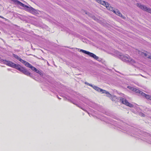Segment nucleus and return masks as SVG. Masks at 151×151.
<instances>
[{"label": "nucleus", "mask_w": 151, "mask_h": 151, "mask_svg": "<svg viewBox=\"0 0 151 151\" xmlns=\"http://www.w3.org/2000/svg\"><path fill=\"white\" fill-rule=\"evenodd\" d=\"M1 62L7 65L8 66H10L11 65V63H12V61L7 60H1Z\"/></svg>", "instance_id": "obj_9"}, {"label": "nucleus", "mask_w": 151, "mask_h": 151, "mask_svg": "<svg viewBox=\"0 0 151 151\" xmlns=\"http://www.w3.org/2000/svg\"><path fill=\"white\" fill-rule=\"evenodd\" d=\"M98 88V91H97L98 92H101L102 93H106L107 96L109 97H111V95L108 92L106 91V90H103L101 88Z\"/></svg>", "instance_id": "obj_7"}, {"label": "nucleus", "mask_w": 151, "mask_h": 151, "mask_svg": "<svg viewBox=\"0 0 151 151\" xmlns=\"http://www.w3.org/2000/svg\"><path fill=\"white\" fill-rule=\"evenodd\" d=\"M108 9L113 12L114 11V10H115L114 8L111 7V6H109V9Z\"/></svg>", "instance_id": "obj_18"}, {"label": "nucleus", "mask_w": 151, "mask_h": 151, "mask_svg": "<svg viewBox=\"0 0 151 151\" xmlns=\"http://www.w3.org/2000/svg\"><path fill=\"white\" fill-rule=\"evenodd\" d=\"M19 61L22 62L27 67L30 68L31 65L29 63L26 62V61L22 60L21 58L19 60Z\"/></svg>", "instance_id": "obj_8"}, {"label": "nucleus", "mask_w": 151, "mask_h": 151, "mask_svg": "<svg viewBox=\"0 0 151 151\" xmlns=\"http://www.w3.org/2000/svg\"><path fill=\"white\" fill-rule=\"evenodd\" d=\"M58 98L59 99H61V98H59L58 97Z\"/></svg>", "instance_id": "obj_25"}, {"label": "nucleus", "mask_w": 151, "mask_h": 151, "mask_svg": "<svg viewBox=\"0 0 151 151\" xmlns=\"http://www.w3.org/2000/svg\"><path fill=\"white\" fill-rule=\"evenodd\" d=\"M107 9H109V4L107 2L105 1V3H104V5Z\"/></svg>", "instance_id": "obj_16"}, {"label": "nucleus", "mask_w": 151, "mask_h": 151, "mask_svg": "<svg viewBox=\"0 0 151 151\" xmlns=\"http://www.w3.org/2000/svg\"><path fill=\"white\" fill-rule=\"evenodd\" d=\"M29 12L32 14H35L36 13V11L34 8L31 7L30 8Z\"/></svg>", "instance_id": "obj_13"}, {"label": "nucleus", "mask_w": 151, "mask_h": 151, "mask_svg": "<svg viewBox=\"0 0 151 151\" xmlns=\"http://www.w3.org/2000/svg\"><path fill=\"white\" fill-rule=\"evenodd\" d=\"M120 101L122 104L129 106V107H133V105L132 104L129 103L126 99L124 98H121L120 99Z\"/></svg>", "instance_id": "obj_6"}, {"label": "nucleus", "mask_w": 151, "mask_h": 151, "mask_svg": "<svg viewBox=\"0 0 151 151\" xmlns=\"http://www.w3.org/2000/svg\"><path fill=\"white\" fill-rule=\"evenodd\" d=\"M13 56L14 58H15L17 59L19 61V60H20V59L21 58L19 57L17 55H15L14 54H13Z\"/></svg>", "instance_id": "obj_17"}, {"label": "nucleus", "mask_w": 151, "mask_h": 151, "mask_svg": "<svg viewBox=\"0 0 151 151\" xmlns=\"http://www.w3.org/2000/svg\"><path fill=\"white\" fill-rule=\"evenodd\" d=\"M128 88L130 89V90L137 93L138 95H141L145 97L146 99L151 100V96L146 94L145 93L140 91L139 89H137V88L130 86H128Z\"/></svg>", "instance_id": "obj_2"}, {"label": "nucleus", "mask_w": 151, "mask_h": 151, "mask_svg": "<svg viewBox=\"0 0 151 151\" xmlns=\"http://www.w3.org/2000/svg\"><path fill=\"white\" fill-rule=\"evenodd\" d=\"M113 12L115 13L116 15H117L123 18H124V17L121 14L120 12L119 11L118 9H116L115 10H114Z\"/></svg>", "instance_id": "obj_10"}, {"label": "nucleus", "mask_w": 151, "mask_h": 151, "mask_svg": "<svg viewBox=\"0 0 151 151\" xmlns=\"http://www.w3.org/2000/svg\"><path fill=\"white\" fill-rule=\"evenodd\" d=\"M11 63V64L10 67L17 69L27 76H29L32 78L34 76L27 70L25 68L21 66L19 64H16L12 62Z\"/></svg>", "instance_id": "obj_1"}, {"label": "nucleus", "mask_w": 151, "mask_h": 151, "mask_svg": "<svg viewBox=\"0 0 151 151\" xmlns=\"http://www.w3.org/2000/svg\"><path fill=\"white\" fill-rule=\"evenodd\" d=\"M150 58L151 59V57H150Z\"/></svg>", "instance_id": "obj_28"}, {"label": "nucleus", "mask_w": 151, "mask_h": 151, "mask_svg": "<svg viewBox=\"0 0 151 151\" xmlns=\"http://www.w3.org/2000/svg\"><path fill=\"white\" fill-rule=\"evenodd\" d=\"M85 84H86L87 85H88V86H91L95 90H96L97 91H98V90H97V89H98V88H99V87H97V86H94V85H93L92 84H90V83H88L85 82Z\"/></svg>", "instance_id": "obj_11"}, {"label": "nucleus", "mask_w": 151, "mask_h": 151, "mask_svg": "<svg viewBox=\"0 0 151 151\" xmlns=\"http://www.w3.org/2000/svg\"><path fill=\"white\" fill-rule=\"evenodd\" d=\"M140 115L142 116H145V114L142 113H140Z\"/></svg>", "instance_id": "obj_23"}, {"label": "nucleus", "mask_w": 151, "mask_h": 151, "mask_svg": "<svg viewBox=\"0 0 151 151\" xmlns=\"http://www.w3.org/2000/svg\"><path fill=\"white\" fill-rule=\"evenodd\" d=\"M118 55L119 58L122 60L123 61L127 63H129L130 57L127 55H122L121 53L118 52Z\"/></svg>", "instance_id": "obj_3"}, {"label": "nucleus", "mask_w": 151, "mask_h": 151, "mask_svg": "<svg viewBox=\"0 0 151 151\" xmlns=\"http://www.w3.org/2000/svg\"><path fill=\"white\" fill-rule=\"evenodd\" d=\"M72 103H73L74 104H75V103H74V102H72ZM76 105L77 106H78V107H79L80 108H81V109H83V110H84V109H83L81 107V106H78V105H77V104H76Z\"/></svg>", "instance_id": "obj_22"}, {"label": "nucleus", "mask_w": 151, "mask_h": 151, "mask_svg": "<svg viewBox=\"0 0 151 151\" xmlns=\"http://www.w3.org/2000/svg\"><path fill=\"white\" fill-rule=\"evenodd\" d=\"M42 60H44V59L43 58H42Z\"/></svg>", "instance_id": "obj_27"}, {"label": "nucleus", "mask_w": 151, "mask_h": 151, "mask_svg": "<svg viewBox=\"0 0 151 151\" xmlns=\"http://www.w3.org/2000/svg\"><path fill=\"white\" fill-rule=\"evenodd\" d=\"M80 52H82L85 54L88 55L90 57H92V58H94L95 59L99 61L100 62L101 61V59H99V57L95 55L94 54H93L92 53L90 52H89L82 49H81L80 50Z\"/></svg>", "instance_id": "obj_4"}, {"label": "nucleus", "mask_w": 151, "mask_h": 151, "mask_svg": "<svg viewBox=\"0 0 151 151\" xmlns=\"http://www.w3.org/2000/svg\"><path fill=\"white\" fill-rule=\"evenodd\" d=\"M139 75H140L141 76H142V77H143L145 78H146V77H145L142 75L141 74H139Z\"/></svg>", "instance_id": "obj_24"}, {"label": "nucleus", "mask_w": 151, "mask_h": 151, "mask_svg": "<svg viewBox=\"0 0 151 151\" xmlns=\"http://www.w3.org/2000/svg\"><path fill=\"white\" fill-rule=\"evenodd\" d=\"M41 76H43V73L42 71L40 70L39 72V73H38Z\"/></svg>", "instance_id": "obj_19"}, {"label": "nucleus", "mask_w": 151, "mask_h": 151, "mask_svg": "<svg viewBox=\"0 0 151 151\" xmlns=\"http://www.w3.org/2000/svg\"><path fill=\"white\" fill-rule=\"evenodd\" d=\"M41 76H43V73L42 71L40 70L39 72V73H38Z\"/></svg>", "instance_id": "obj_20"}, {"label": "nucleus", "mask_w": 151, "mask_h": 151, "mask_svg": "<svg viewBox=\"0 0 151 151\" xmlns=\"http://www.w3.org/2000/svg\"><path fill=\"white\" fill-rule=\"evenodd\" d=\"M137 6L142 10L151 13V9L150 8H147L145 5H142L139 3H137Z\"/></svg>", "instance_id": "obj_5"}, {"label": "nucleus", "mask_w": 151, "mask_h": 151, "mask_svg": "<svg viewBox=\"0 0 151 151\" xmlns=\"http://www.w3.org/2000/svg\"><path fill=\"white\" fill-rule=\"evenodd\" d=\"M142 53L143 54V55H145V56L147 57L148 58L151 59L150 58V57H151V56H147V55L146 53Z\"/></svg>", "instance_id": "obj_21"}, {"label": "nucleus", "mask_w": 151, "mask_h": 151, "mask_svg": "<svg viewBox=\"0 0 151 151\" xmlns=\"http://www.w3.org/2000/svg\"><path fill=\"white\" fill-rule=\"evenodd\" d=\"M96 1L98 2V3L103 5H104V3H105V1H102L101 0H95Z\"/></svg>", "instance_id": "obj_15"}, {"label": "nucleus", "mask_w": 151, "mask_h": 151, "mask_svg": "<svg viewBox=\"0 0 151 151\" xmlns=\"http://www.w3.org/2000/svg\"><path fill=\"white\" fill-rule=\"evenodd\" d=\"M30 68L32 70L34 71V72H35L36 73H39V72L40 71L38 70L35 67L33 66L32 65L30 67Z\"/></svg>", "instance_id": "obj_12"}, {"label": "nucleus", "mask_w": 151, "mask_h": 151, "mask_svg": "<svg viewBox=\"0 0 151 151\" xmlns=\"http://www.w3.org/2000/svg\"><path fill=\"white\" fill-rule=\"evenodd\" d=\"M0 17H1V18H3V17H1V16H0Z\"/></svg>", "instance_id": "obj_26"}, {"label": "nucleus", "mask_w": 151, "mask_h": 151, "mask_svg": "<svg viewBox=\"0 0 151 151\" xmlns=\"http://www.w3.org/2000/svg\"><path fill=\"white\" fill-rule=\"evenodd\" d=\"M129 61V63H130L133 65H135L137 63L136 61L132 59L131 58H130Z\"/></svg>", "instance_id": "obj_14"}]
</instances>
